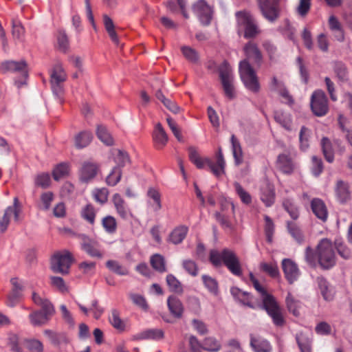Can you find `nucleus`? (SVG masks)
Wrapping results in <instances>:
<instances>
[{"instance_id": "obj_1", "label": "nucleus", "mask_w": 352, "mask_h": 352, "mask_svg": "<svg viewBox=\"0 0 352 352\" xmlns=\"http://www.w3.org/2000/svg\"><path fill=\"white\" fill-rule=\"evenodd\" d=\"M243 52L245 58L239 65L240 78L248 89L253 93H258L260 91V84L251 63L255 67H260L263 63V54L258 45L253 41H249L243 46Z\"/></svg>"}, {"instance_id": "obj_2", "label": "nucleus", "mask_w": 352, "mask_h": 352, "mask_svg": "<svg viewBox=\"0 0 352 352\" xmlns=\"http://www.w3.org/2000/svg\"><path fill=\"white\" fill-rule=\"evenodd\" d=\"M209 261L213 266L218 267L223 264L236 276H241L243 270L241 263L236 254L229 248L219 251L213 249L210 251Z\"/></svg>"}, {"instance_id": "obj_3", "label": "nucleus", "mask_w": 352, "mask_h": 352, "mask_svg": "<svg viewBox=\"0 0 352 352\" xmlns=\"http://www.w3.org/2000/svg\"><path fill=\"white\" fill-rule=\"evenodd\" d=\"M188 151L190 161L197 168L202 169L205 166H208L210 171L217 177L225 173L226 162L221 147H219L216 153L215 163L208 157H201L197 148L194 146H189Z\"/></svg>"}, {"instance_id": "obj_4", "label": "nucleus", "mask_w": 352, "mask_h": 352, "mask_svg": "<svg viewBox=\"0 0 352 352\" xmlns=\"http://www.w3.org/2000/svg\"><path fill=\"white\" fill-rule=\"evenodd\" d=\"M317 258L319 265L324 270H329L335 265L334 248L329 239H323L318 244Z\"/></svg>"}, {"instance_id": "obj_5", "label": "nucleus", "mask_w": 352, "mask_h": 352, "mask_svg": "<svg viewBox=\"0 0 352 352\" xmlns=\"http://www.w3.org/2000/svg\"><path fill=\"white\" fill-rule=\"evenodd\" d=\"M238 32L243 30V36L245 38H254L260 34V30L255 19L247 11H239L236 12Z\"/></svg>"}, {"instance_id": "obj_6", "label": "nucleus", "mask_w": 352, "mask_h": 352, "mask_svg": "<svg viewBox=\"0 0 352 352\" xmlns=\"http://www.w3.org/2000/svg\"><path fill=\"white\" fill-rule=\"evenodd\" d=\"M74 261L72 254L68 250L56 252L51 258V269L55 273L67 274Z\"/></svg>"}, {"instance_id": "obj_7", "label": "nucleus", "mask_w": 352, "mask_h": 352, "mask_svg": "<svg viewBox=\"0 0 352 352\" xmlns=\"http://www.w3.org/2000/svg\"><path fill=\"white\" fill-rule=\"evenodd\" d=\"M261 308L266 311L267 314L272 319L274 325L282 327L285 324V319L283 310L274 296H266L265 298L263 299Z\"/></svg>"}, {"instance_id": "obj_8", "label": "nucleus", "mask_w": 352, "mask_h": 352, "mask_svg": "<svg viewBox=\"0 0 352 352\" xmlns=\"http://www.w3.org/2000/svg\"><path fill=\"white\" fill-rule=\"evenodd\" d=\"M0 69L3 73H6L8 72L19 73L21 75L23 78H24V79H26L28 76V63L25 60H21L20 61H4L1 64ZM25 84V80H15V85L18 88H20L22 85Z\"/></svg>"}, {"instance_id": "obj_9", "label": "nucleus", "mask_w": 352, "mask_h": 352, "mask_svg": "<svg viewBox=\"0 0 352 352\" xmlns=\"http://www.w3.org/2000/svg\"><path fill=\"white\" fill-rule=\"evenodd\" d=\"M281 0H257L258 8L263 16L270 22L276 21L280 14Z\"/></svg>"}, {"instance_id": "obj_10", "label": "nucleus", "mask_w": 352, "mask_h": 352, "mask_svg": "<svg viewBox=\"0 0 352 352\" xmlns=\"http://www.w3.org/2000/svg\"><path fill=\"white\" fill-rule=\"evenodd\" d=\"M219 78L226 96L232 99L234 97L233 76L232 69L226 60H224L219 68Z\"/></svg>"}, {"instance_id": "obj_11", "label": "nucleus", "mask_w": 352, "mask_h": 352, "mask_svg": "<svg viewBox=\"0 0 352 352\" xmlns=\"http://www.w3.org/2000/svg\"><path fill=\"white\" fill-rule=\"evenodd\" d=\"M310 106L316 116H325L329 111L328 99L325 93L320 89L315 91L311 97Z\"/></svg>"}, {"instance_id": "obj_12", "label": "nucleus", "mask_w": 352, "mask_h": 352, "mask_svg": "<svg viewBox=\"0 0 352 352\" xmlns=\"http://www.w3.org/2000/svg\"><path fill=\"white\" fill-rule=\"evenodd\" d=\"M66 73L60 63H56L51 73V85L53 93L59 96L63 93V83L66 80Z\"/></svg>"}, {"instance_id": "obj_13", "label": "nucleus", "mask_w": 352, "mask_h": 352, "mask_svg": "<svg viewBox=\"0 0 352 352\" xmlns=\"http://www.w3.org/2000/svg\"><path fill=\"white\" fill-rule=\"evenodd\" d=\"M78 238L80 239L81 249L85 251L89 256L101 258L102 254L100 250L99 243L85 234H79Z\"/></svg>"}, {"instance_id": "obj_14", "label": "nucleus", "mask_w": 352, "mask_h": 352, "mask_svg": "<svg viewBox=\"0 0 352 352\" xmlns=\"http://www.w3.org/2000/svg\"><path fill=\"white\" fill-rule=\"evenodd\" d=\"M21 212V206L19 199L15 197L13 201L12 206H8L4 212L3 216L0 219V232L3 233L8 228L10 222V217L13 214L15 221L19 220V214Z\"/></svg>"}, {"instance_id": "obj_15", "label": "nucleus", "mask_w": 352, "mask_h": 352, "mask_svg": "<svg viewBox=\"0 0 352 352\" xmlns=\"http://www.w3.org/2000/svg\"><path fill=\"white\" fill-rule=\"evenodd\" d=\"M192 10L204 25H208L212 20V10L204 0H199L192 6Z\"/></svg>"}, {"instance_id": "obj_16", "label": "nucleus", "mask_w": 352, "mask_h": 352, "mask_svg": "<svg viewBox=\"0 0 352 352\" xmlns=\"http://www.w3.org/2000/svg\"><path fill=\"white\" fill-rule=\"evenodd\" d=\"M281 265L286 280L289 284H293L298 280L300 274L297 264L290 258H284Z\"/></svg>"}, {"instance_id": "obj_17", "label": "nucleus", "mask_w": 352, "mask_h": 352, "mask_svg": "<svg viewBox=\"0 0 352 352\" xmlns=\"http://www.w3.org/2000/svg\"><path fill=\"white\" fill-rule=\"evenodd\" d=\"M335 194L340 203L348 202L351 198L349 184L342 179L338 180L335 186Z\"/></svg>"}, {"instance_id": "obj_18", "label": "nucleus", "mask_w": 352, "mask_h": 352, "mask_svg": "<svg viewBox=\"0 0 352 352\" xmlns=\"http://www.w3.org/2000/svg\"><path fill=\"white\" fill-rule=\"evenodd\" d=\"M99 166L91 162H83L80 170V179L84 182H89L97 175Z\"/></svg>"}, {"instance_id": "obj_19", "label": "nucleus", "mask_w": 352, "mask_h": 352, "mask_svg": "<svg viewBox=\"0 0 352 352\" xmlns=\"http://www.w3.org/2000/svg\"><path fill=\"white\" fill-rule=\"evenodd\" d=\"M152 138L155 147L158 149H162L167 144L168 135L160 122L156 124L152 133Z\"/></svg>"}, {"instance_id": "obj_20", "label": "nucleus", "mask_w": 352, "mask_h": 352, "mask_svg": "<svg viewBox=\"0 0 352 352\" xmlns=\"http://www.w3.org/2000/svg\"><path fill=\"white\" fill-rule=\"evenodd\" d=\"M276 165L283 173L291 174L294 170V164L292 159L286 154H280L278 156Z\"/></svg>"}, {"instance_id": "obj_21", "label": "nucleus", "mask_w": 352, "mask_h": 352, "mask_svg": "<svg viewBox=\"0 0 352 352\" xmlns=\"http://www.w3.org/2000/svg\"><path fill=\"white\" fill-rule=\"evenodd\" d=\"M311 208L314 214L322 221H325L328 217L327 207L320 199L315 198L311 202Z\"/></svg>"}, {"instance_id": "obj_22", "label": "nucleus", "mask_w": 352, "mask_h": 352, "mask_svg": "<svg viewBox=\"0 0 352 352\" xmlns=\"http://www.w3.org/2000/svg\"><path fill=\"white\" fill-rule=\"evenodd\" d=\"M168 307L171 314L176 318H181L184 312V307L180 300L174 296L168 297Z\"/></svg>"}, {"instance_id": "obj_23", "label": "nucleus", "mask_w": 352, "mask_h": 352, "mask_svg": "<svg viewBox=\"0 0 352 352\" xmlns=\"http://www.w3.org/2000/svg\"><path fill=\"white\" fill-rule=\"evenodd\" d=\"M10 283L12 285V289L8 295V299L12 304L11 305L13 306L22 296L23 287L19 283V278L16 277L11 278Z\"/></svg>"}, {"instance_id": "obj_24", "label": "nucleus", "mask_w": 352, "mask_h": 352, "mask_svg": "<svg viewBox=\"0 0 352 352\" xmlns=\"http://www.w3.org/2000/svg\"><path fill=\"white\" fill-rule=\"evenodd\" d=\"M93 135L90 131H82L77 133L74 137V145L78 149L87 147L92 141Z\"/></svg>"}, {"instance_id": "obj_25", "label": "nucleus", "mask_w": 352, "mask_h": 352, "mask_svg": "<svg viewBox=\"0 0 352 352\" xmlns=\"http://www.w3.org/2000/svg\"><path fill=\"white\" fill-rule=\"evenodd\" d=\"M102 22L104 28L108 33L111 41L117 45H119V38L115 30V25L113 20L107 14L102 15Z\"/></svg>"}, {"instance_id": "obj_26", "label": "nucleus", "mask_w": 352, "mask_h": 352, "mask_svg": "<svg viewBox=\"0 0 352 352\" xmlns=\"http://www.w3.org/2000/svg\"><path fill=\"white\" fill-rule=\"evenodd\" d=\"M188 228L184 226L175 228L169 234L168 241L173 244L181 243L186 236Z\"/></svg>"}, {"instance_id": "obj_27", "label": "nucleus", "mask_w": 352, "mask_h": 352, "mask_svg": "<svg viewBox=\"0 0 352 352\" xmlns=\"http://www.w3.org/2000/svg\"><path fill=\"white\" fill-rule=\"evenodd\" d=\"M164 331L160 329H151L142 331V333L134 336L135 340H160L164 338Z\"/></svg>"}, {"instance_id": "obj_28", "label": "nucleus", "mask_w": 352, "mask_h": 352, "mask_svg": "<svg viewBox=\"0 0 352 352\" xmlns=\"http://www.w3.org/2000/svg\"><path fill=\"white\" fill-rule=\"evenodd\" d=\"M250 345L255 352H270L271 351V346L266 340L256 338L252 335H251Z\"/></svg>"}, {"instance_id": "obj_29", "label": "nucleus", "mask_w": 352, "mask_h": 352, "mask_svg": "<svg viewBox=\"0 0 352 352\" xmlns=\"http://www.w3.org/2000/svg\"><path fill=\"white\" fill-rule=\"evenodd\" d=\"M287 228L288 232L297 243L300 244L304 242L305 236L303 232L296 223L290 221H287Z\"/></svg>"}, {"instance_id": "obj_30", "label": "nucleus", "mask_w": 352, "mask_h": 352, "mask_svg": "<svg viewBox=\"0 0 352 352\" xmlns=\"http://www.w3.org/2000/svg\"><path fill=\"white\" fill-rule=\"evenodd\" d=\"M317 282L323 298L327 301H331L333 299L334 294L332 289L329 288L327 280L324 277H318Z\"/></svg>"}, {"instance_id": "obj_31", "label": "nucleus", "mask_w": 352, "mask_h": 352, "mask_svg": "<svg viewBox=\"0 0 352 352\" xmlns=\"http://www.w3.org/2000/svg\"><path fill=\"white\" fill-rule=\"evenodd\" d=\"M231 143L235 164L239 166L243 162V151L241 144L234 135L231 136Z\"/></svg>"}, {"instance_id": "obj_32", "label": "nucleus", "mask_w": 352, "mask_h": 352, "mask_svg": "<svg viewBox=\"0 0 352 352\" xmlns=\"http://www.w3.org/2000/svg\"><path fill=\"white\" fill-rule=\"evenodd\" d=\"M333 71L340 82H347L349 79L348 69L344 63L340 61L334 63Z\"/></svg>"}, {"instance_id": "obj_33", "label": "nucleus", "mask_w": 352, "mask_h": 352, "mask_svg": "<svg viewBox=\"0 0 352 352\" xmlns=\"http://www.w3.org/2000/svg\"><path fill=\"white\" fill-rule=\"evenodd\" d=\"M96 135L98 138L107 146L113 145V138L105 126L98 125L96 129Z\"/></svg>"}, {"instance_id": "obj_34", "label": "nucleus", "mask_w": 352, "mask_h": 352, "mask_svg": "<svg viewBox=\"0 0 352 352\" xmlns=\"http://www.w3.org/2000/svg\"><path fill=\"white\" fill-rule=\"evenodd\" d=\"M296 340L300 352H311V340L308 336L300 332L296 335Z\"/></svg>"}, {"instance_id": "obj_35", "label": "nucleus", "mask_w": 352, "mask_h": 352, "mask_svg": "<svg viewBox=\"0 0 352 352\" xmlns=\"http://www.w3.org/2000/svg\"><path fill=\"white\" fill-rule=\"evenodd\" d=\"M321 146L325 160L331 163L334 160V155L332 148V144L329 138L324 137L321 140Z\"/></svg>"}, {"instance_id": "obj_36", "label": "nucleus", "mask_w": 352, "mask_h": 352, "mask_svg": "<svg viewBox=\"0 0 352 352\" xmlns=\"http://www.w3.org/2000/svg\"><path fill=\"white\" fill-rule=\"evenodd\" d=\"M113 202L118 213L122 219H126L128 217V210L125 206L124 199L119 194H115L113 197Z\"/></svg>"}, {"instance_id": "obj_37", "label": "nucleus", "mask_w": 352, "mask_h": 352, "mask_svg": "<svg viewBox=\"0 0 352 352\" xmlns=\"http://www.w3.org/2000/svg\"><path fill=\"white\" fill-rule=\"evenodd\" d=\"M282 205L283 208L288 212L293 220H296L298 218V208L292 199H284Z\"/></svg>"}, {"instance_id": "obj_38", "label": "nucleus", "mask_w": 352, "mask_h": 352, "mask_svg": "<svg viewBox=\"0 0 352 352\" xmlns=\"http://www.w3.org/2000/svg\"><path fill=\"white\" fill-rule=\"evenodd\" d=\"M150 263L154 270L160 273L166 272V263L164 256L155 254L151 256Z\"/></svg>"}, {"instance_id": "obj_39", "label": "nucleus", "mask_w": 352, "mask_h": 352, "mask_svg": "<svg viewBox=\"0 0 352 352\" xmlns=\"http://www.w3.org/2000/svg\"><path fill=\"white\" fill-rule=\"evenodd\" d=\"M215 219L223 228H227L230 230L234 229L231 221V213H216L214 214Z\"/></svg>"}, {"instance_id": "obj_40", "label": "nucleus", "mask_w": 352, "mask_h": 352, "mask_svg": "<svg viewBox=\"0 0 352 352\" xmlns=\"http://www.w3.org/2000/svg\"><path fill=\"white\" fill-rule=\"evenodd\" d=\"M329 25L330 29L337 33L336 35L337 39L339 41H342L344 38V33L342 25L338 19L334 16H331L329 19Z\"/></svg>"}, {"instance_id": "obj_41", "label": "nucleus", "mask_w": 352, "mask_h": 352, "mask_svg": "<svg viewBox=\"0 0 352 352\" xmlns=\"http://www.w3.org/2000/svg\"><path fill=\"white\" fill-rule=\"evenodd\" d=\"M274 190L271 186H267L262 189L261 199L267 207H270L274 204Z\"/></svg>"}, {"instance_id": "obj_42", "label": "nucleus", "mask_w": 352, "mask_h": 352, "mask_svg": "<svg viewBox=\"0 0 352 352\" xmlns=\"http://www.w3.org/2000/svg\"><path fill=\"white\" fill-rule=\"evenodd\" d=\"M117 154L113 157V160L116 164L114 167H119L122 170L127 163H130V157L128 153L125 151L118 149Z\"/></svg>"}, {"instance_id": "obj_43", "label": "nucleus", "mask_w": 352, "mask_h": 352, "mask_svg": "<svg viewBox=\"0 0 352 352\" xmlns=\"http://www.w3.org/2000/svg\"><path fill=\"white\" fill-rule=\"evenodd\" d=\"M274 120L287 131L292 130V120L289 115L280 111L274 113Z\"/></svg>"}, {"instance_id": "obj_44", "label": "nucleus", "mask_w": 352, "mask_h": 352, "mask_svg": "<svg viewBox=\"0 0 352 352\" xmlns=\"http://www.w3.org/2000/svg\"><path fill=\"white\" fill-rule=\"evenodd\" d=\"M29 317L31 323L34 326H41L46 324L50 319L44 313H41L38 310L32 313Z\"/></svg>"}, {"instance_id": "obj_45", "label": "nucleus", "mask_w": 352, "mask_h": 352, "mask_svg": "<svg viewBox=\"0 0 352 352\" xmlns=\"http://www.w3.org/2000/svg\"><path fill=\"white\" fill-rule=\"evenodd\" d=\"M166 280L171 292L179 294L183 292L182 283L173 274L167 275Z\"/></svg>"}, {"instance_id": "obj_46", "label": "nucleus", "mask_w": 352, "mask_h": 352, "mask_svg": "<svg viewBox=\"0 0 352 352\" xmlns=\"http://www.w3.org/2000/svg\"><path fill=\"white\" fill-rule=\"evenodd\" d=\"M24 346L30 352H43V343L36 339H27L24 341Z\"/></svg>"}, {"instance_id": "obj_47", "label": "nucleus", "mask_w": 352, "mask_h": 352, "mask_svg": "<svg viewBox=\"0 0 352 352\" xmlns=\"http://www.w3.org/2000/svg\"><path fill=\"white\" fill-rule=\"evenodd\" d=\"M122 175V171L119 167H113L106 178L107 184L109 186H116L120 181Z\"/></svg>"}, {"instance_id": "obj_48", "label": "nucleus", "mask_w": 352, "mask_h": 352, "mask_svg": "<svg viewBox=\"0 0 352 352\" xmlns=\"http://www.w3.org/2000/svg\"><path fill=\"white\" fill-rule=\"evenodd\" d=\"M260 269L272 278L278 277L280 275L278 267L276 263H261Z\"/></svg>"}, {"instance_id": "obj_49", "label": "nucleus", "mask_w": 352, "mask_h": 352, "mask_svg": "<svg viewBox=\"0 0 352 352\" xmlns=\"http://www.w3.org/2000/svg\"><path fill=\"white\" fill-rule=\"evenodd\" d=\"M202 349L207 351L217 352L221 349V344L215 338L208 337L204 339Z\"/></svg>"}, {"instance_id": "obj_50", "label": "nucleus", "mask_w": 352, "mask_h": 352, "mask_svg": "<svg viewBox=\"0 0 352 352\" xmlns=\"http://www.w3.org/2000/svg\"><path fill=\"white\" fill-rule=\"evenodd\" d=\"M106 266L109 268L111 272L118 274V275H127L129 274L128 270L121 265L118 261L109 260L107 261Z\"/></svg>"}, {"instance_id": "obj_51", "label": "nucleus", "mask_w": 352, "mask_h": 352, "mask_svg": "<svg viewBox=\"0 0 352 352\" xmlns=\"http://www.w3.org/2000/svg\"><path fill=\"white\" fill-rule=\"evenodd\" d=\"M147 196L152 199L155 202V211H158L162 209V205L161 201V194L157 189L150 187L147 191Z\"/></svg>"}, {"instance_id": "obj_52", "label": "nucleus", "mask_w": 352, "mask_h": 352, "mask_svg": "<svg viewBox=\"0 0 352 352\" xmlns=\"http://www.w3.org/2000/svg\"><path fill=\"white\" fill-rule=\"evenodd\" d=\"M109 322L111 325L117 330L123 331L125 328V324L122 320L120 318L119 312L116 309H113L111 311V316L109 317Z\"/></svg>"}, {"instance_id": "obj_53", "label": "nucleus", "mask_w": 352, "mask_h": 352, "mask_svg": "<svg viewBox=\"0 0 352 352\" xmlns=\"http://www.w3.org/2000/svg\"><path fill=\"white\" fill-rule=\"evenodd\" d=\"M102 224L104 230L108 233L113 234L116 231V220L112 216H107L104 217L102 220Z\"/></svg>"}, {"instance_id": "obj_54", "label": "nucleus", "mask_w": 352, "mask_h": 352, "mask_svg": "<svg viewBox=\"0 0 352 352\" xmlns=\"http://www.w3.org/2000/svg\"><path fill=\"white\" fill-rule=\"evenodd\" d=\"M286 305L288 311L294 316H299L300 313L298 309L299 307V302L296 300L290 293L287 294L286 298Z\"/></svg>"}, {"instance_id": "obj_55", "label": "nucleus", "mask_w": 352, "mask_h": 352, "mask_svg": "<svg viewBox=\"0 0 352 352\" xmlns=\"http://www.w3.org/2000/svg\"><path fill=\"white\" fill-rule=\"evenodd\" d=\"M181 50L183 55L188 61L195 63L199 60V56L195 50L188 46H183Z\"/></svg>"}, {"instance_id": "obj_56", "label": "nucleus", "mask_w": 352, "mask_h": 352, "mask_svg": "<svg viewBox=\"0 0 352 352\" xmlns=\"http://www.w3.org/2000/svg\"><path fill=\"white\" fill-rule=\"evenodd\" d=\"M82 217L89 223L94 224L96 217V210L93 205L89 204L85 206L81 212Z\"/></svg>"}, {"instance_id": "obj_57", "label": "nucleus", "mask_w": 352, "mask_h": 352, "mask_svg": "<svg viewBox=\"0 0 352 352\" xmlns=\"http://www.w3.org/2000/svg\"><path fill=\"white\" fill-rule=\"evenodd\" d=\"M311 173L315 177H318L323 171V163L321 158L316 155L311 157Z\"/></svg>"}, {"instance_id": "obj_58", "label": "nucleus", "mask_w": 352, "mask_h": 352, "mask_svg": "<svg viewBox=\"0 0 352 352\" xmlns=\"http://www.w3.org/2000/svg\"><path fill=\"white\" fill-rule=\"evenodd\" d=\"M68 173V166L67 164L61 163L56 166L52 173L54 180L58 181L60 178L65 177Z\"/></svg>"}, {"instance_id": "obj_59", "label": "nucleus", "mask_w": 352, "mask_h": 352, "mask_svg": "<svg viewBox=\"0 0 352 352\" xmlns=\"http://www.w3.org/2000/svg\"><path fill=\"white\" fill-rule=\"evenodd\" d=\"M234 186L237 195L244 204H248L251 203L252 198L250 195L243 189L239 182H234Z\"/></svg>"}, {"instance_id": "obj_60", "label": "nucleus", "mask_w": 352, "mask_h": 352, "mask_svg": "<svg viewBox=\"0 0 352 352\" xmlns=\"http://www.w3.org/2000/svg\"><path fill=\"white\" fill-rule=\"evenodd\" d=\"M203 281L205 286L210 290V292L216 294L218 292V283L217 280L207 275L202 276Z\"/></svg>"}, {"instance_id": "obj_61", "label": "nucleus", "mask_w": 352, "mask_h": 352, "mask_svg": "<svg viewBox=\"0 0 352 352\" xmlns=\"http://www.w3.org/2000/svg\"><path fill=\"white\" fill-rule=\"evenodd\" d=\"M151 86L153 89L157 88L155 94V97L162 103H164L165 100L168 99L164 96L162 91V87L164 86V82L158 78H156L155 82L153 83Z\"/></svg>"}, {"instance_id": "obj_62", "label": "nucleus", "mask_w": 352, "mask_h": 352, "mask_svg": "<svg viewBox=\"0 0 352 352\" xmlns=\"http://www.w3.org/2000/svg\"><path fill=\"white\" fill-rule=\"evenodd\" d=\"M50 184V177L47 173H41L35 178V185L42 188H47Z\"/></svg>"}, {"instance_id": "obj_63", "label": "nucleus", "mask_w": 352, "mask_h": 352, "mask_svg": "<svg viewBox=\"0 0 352 352\" xmlns=\"http://www.w3.org/2000/svg\"><path fill=\"white\" fill-rule=\"evenodd\" d=\"M25 30L20 22H16L14 19L12 21V34L16 39L19 40L21 36L24 34Z\"/></svg>"}, {"instance_id": "obj_64", "label": "nucleus", "mask_w": 352, "mask_h": 352, "mask_svg": "<svg viewBox=\"0 0 352 352\" xmlns=\"http://www.w3.org/2000/svg\"><path fill=\"white\" fill-rule=\"evenodd\" d=\"M57 40L59 49L63 52H66L69 47V40L65 31L58 32Z\"/></svg>"}]
</instances>
